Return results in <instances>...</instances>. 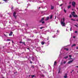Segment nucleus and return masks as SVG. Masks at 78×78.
I'll use <instances>...</instances> for the list:
<instances>
[{
    "label": "nucleus",
    "instance_id": "58836bf2",
    "mask_svg": "<svg viewBox=\"0 0 78 78\" xmlns=\"http://www.w3.org/2000/svg\"><path fill=\"white\" fill-rule=\"evenodd\" d=\"M61 65H62L63 64L62 62H61Z\"/></svg>",
    "mask_w": 78,
    "mask_h": 78
},
{
    "label": "nucleus",
    "instance_id": "603ef678",
    "mask_svg": "<svg viewBox=\"0 0 78 78\" xmlns=\"http://www.w3.org/2000/svg\"><path fill=\"white\" fill-rule=\"evenodd\" d=\"M75 38V36H73V38Z\"/></svg>",
    "mask_w": 78,
    "mask_h": 78
},
{
    "label": "nucleus",
    "instance_id": "e433bc0d",
    "mask_svg": "<svg viewBox=\"0 0 78 78\" xmlns=\"http://www.w3.org/2000/svg\"><path fill=\"white\" fill-rule=\"evenodd\" d=\"M48 68H50V70H51V67H50V66H49L48 67Z\"/></svg>",
    "mask_w": 78,
    "mask_h": 78
},
{
    "label": "nucleus",
    "instance_id": "f3484780",
    "mask_svg": "<svg viewBox=\"0 0 78 78\" xmlns=\"http://www.w3.org/2000/svg\"><path fill=\"white\" fill-rule=\"evenodd\" d=\"M20 43H22V44H23L25 45V42H20Z\"/></svg>",
    "mask_w": 78,
    "mask_h": 78
},
{
    "label": "nucleus",
    "instance_id": "bb28decb",
    "mask_svg": "<svg viewBox=\"0 0 78 78\" xmlns=\"http://www.w3.org/2000/svg\"><path fill=\"white\" fill-rule=\"evenodd\" d=\"M71 20H73V21H76V20H73V19H71Z\"/></svg>",
    "mask_w": 78,
    "mask_h": 78
},
{
    "label": "nucleus",
    "instance_id": "ea45409f",
    "mask_svg": "<svg viewBox=\"0 0 78 78\" xmlns=\"http://www.w3.org/2000/svg\"><path fill=\"white\" fill-rule=\"evenodd\" d=\"M62 5H63L62 4L60 5V6H62Z\"/></svg>",
    "mask_w": 78,
    "mask_h": 78
},
{
    "label": "nucleus",
    "instance_id": "4d7b16f0",
    "mask_svg": "<svg viewBox=\"0 0 78 78\" xmlns=\"http://www.w3.org/2000/svg\"><path fill=\"white\" fill-rule=\"evenodd\" d=\"M76 49H78V47H76Z\"/></svg>",
    "mask_w": 78,
    "mask_h": 78
},
{
    "label": "nucleus",
    "instance_id": "49530a36",
    "mask_svg": "<svg viewBox=\"0 0 78 78\" xmlns=\"http://www.w3.org/2000/svg\"><path fill=\"white\" fill-rule=\"evenodd\" d=\"M49 42H50L49 41H48V44H49Z\"/></svg>",
    "mask_w": 78,
    "mask_h": 78
},
{
    "label": "nucleus",
    "instance_id": "4468645a",
    "mask_svg": "<svg viewBox=\"0 0 78 78\" xmlns=\"http://www.w3.org/2000/svg\"><path fill=\"white\" fill-rule=\"evenodd\" d=\"M56 34L57 35H58V34H59V31H58V30H57V32L56 33Z\"/></svg>",
    "mask_w": 78,
    "mask_h": 78
},
{
    "label": "nucleus",
    "instance_id": "f03ea898",
    "mask_svg": "<svg viewBox=\"0 0 78 78\" xmlns=\"http://www.w3.org/2000/svg\"><path fill=\"white\" fill-rule=\"evenodd\" d=\"M28 1H29V2H37L39 3H42V2H41V1H40V0H36L35 1H34V0L32 1L30 0H28V1H27V2H28Z\"/></svg>",
    "mask_w": 78,
    "mask_h": 78
},
{
    "label": "nucleus",
    "instance_id": "3c124183",
    "mask_svg": "<svg viewBox=\"0 0 78 78\" xmlns=\"http://www.w3.org/2000/svg\"><path fill=\"white\" fill-rule=\"evenodd\" d=\"M12 9H13V7H12L11 8Z\"/></svg>",
    "mask_w": 78,
    "mask_h": 78
},
{
    "label": "nucleus",
    "instance_id": "a18cd8bd",
    "mask_svg": "<svg viewBox=\"0 0 78 78\" xmlns=\"http://www.w3.org/2000/svg\"><path fill=\"white\" fill-rule=\"evenodd\" d=\"M47 32H49V30H46V31Z\"/></svg>",
    "mask_w": 78,
    "mask_h": 78
},
{
    "label": "nucleus",
    "instance_id": "72a5a7b5",
    "mask_svg": "<svg viewBox=\"0 0 78 78\" xmlns=\"http://www.w3.org/2000/svg\"><path fill=\"white\" fill-rule=\"evenodd\" d=\"M44 28V27H40V29H42V28Z\"/></svg>",
    "mask_w": 78,
    "mask_h": 78
},
{
    "label": "nucleus",
    "instance_id": "9d476101",
    "mask_svg": "<svg viewBox=\"0 0 78 78\" xmlns=\"http://www.w3.org/2000/svg\"><path fill=\"white\" fill-rule=\"evenodd\" d=\"M49 19H50V18L49 17H48L46 18L45 20H48Z\"/></svg>",
    "mask_w": 78,
    "mask_h": 78
},
{
    "label": "nucleus",
    "instance_id": "774afa93",
    "mask_svg": "<svg viewBox=\"0 0 78 78\" xmlns=\"http://www.w3.org/2000/svg\"><path fill=\"white\" fill-rule=\"evenodd\" d=\"M77 9H78V8H77Z\"/></svg>",
    "mask_w": 78,
    "mask_h": 78
},
{
    "label": "nucleus",
    "instance_id": "aec40b11",
    "mask_svg": "<svg viewBox=\"0 0 78 78\" xmlns=\"http://www.w3.org/2000/svg\"><path fill=\"white\" fill-rule=\"evenodd\" d=\"M3 1H4V2H6V3H7V2H8V0H3Z\"/></svg>",
    "mask_w": 78,
    "mask_h": 78
},
{
    "label": "nucleus",
    "instance_id": "dca6fc26",
    "mask_svg": "<svg viewBox=\"0 0 78 78\" xmlns=\"http://www.w3.org/2000/svg\"><path fill=\"white\" fill-rule=\"evenodd\" d=\"M41 44L42 45H44V44H45V43L43 41L41 42Z\"/></svg>",
    "mask_w": 78,
    "mask_h": 78
},
{
    "label": "nucleus",
    "instance_id": "393cba45",
    "mask_svg": "<svg viewBox=\"0 0 78 78\" xmlns=\"http://www.w3.org/2000/svg\"><path fill=\"white\" fill-rule=\"evenodd\" d=\"M66 11H66V9H64V12H65V13H66Z\"/></svg>",
    "mask_w": 78,
    "mask_h": 78
},
{
    "label": "nucleus",
    "instance_id": "2f4dec72",
    "mask_svg": "<svg viewBox=\"0 0 78 78\" xmlns=\"http://www.w3.org/2000/svg\"><path fill=\"white\" fill-rule=\"evenodd\" d=\"M31 76L32 77V78H33V77H34V75H32Z\"/></svg>",
    "mask_w": 78,
    "mask_h": 78
},
{
    "label": "nucleus",
    "instance_id": "680f3d73",
    "mask_svg": "<svg viewBox=\"0 0 78 78\" xmlns=\"http://www.w3.org/2000/svg\"><path fill=\"white\" fill-rule=\"evenodd\" d=\"M8 44H10V42H9V43Z\"/></svg>",
    "mask_w": 78,
    "mask_h": 78
},
{
    "label": "nucleus",
    "instance_id": "f257e3e1",
    "mask_svg": "<svg viewBox=\"0 0 78 78\" xmlns=\"http://www.w3.org/2000/svg\"><path fill=\"white\" fill-rule=\"evenodd\" d=\"M65 18H63V19H62L61 20V25L62 26V27H65Z\"/></svg>",
    "mask_w": 78,
    "mask_h": 78
},
{
    "label": "nucleus",
    "instance_id": "6e6d98bb",
    "mask_svg": "<svg viewBox=\"0 0 78 78\" xmlns=\"http://www.w3.org/2000/svg\"><path fill=\"white\" fill-rule=\"evenodd\" d=\"M72 72H74V70H72Z\"/></svg>",
    "mask_w": 78,
    "mask_h": 78
},
{
    "label": "nucleus",
    "instance_id": "c03bdc74",
    "mask_svg": "<svg viewBox=\"0 0 78 78\" xmlns=\"http://www.w3.org/2000/svg\"><path fill=\"white\" fill-rule=\"evenodd\" d=\"M75 67H77V68H78V66H76Z\"/></svg>",
    "mask_w": 78,
    "mask_h": 78
},
{
    "label": "nucleus",
    "instance_id": "0eeeda50",
    "mask_svg": "<svg viewBox=\"0 0 78 78\" xmlns=\"http://www.w3.org/2000/svg\"><path fill=\"white\" fill-rule=\"evenodd\" d=\"M12 34H13L12 32H11L9 35L10 36H12Z\"/></svg>",
    "mask_w": 78,
    "mask_h": 78
},
{
    "label": "nucleus",
    "instance_id": "7ed1b4c3",
    "mask_svg": "<svg viewBox=\"0 0 78 78\" xmlns=\"http://www.w3.org/2000/svg\"><path fill=\"white\" fill-rule=\"evenodd\" d=\"M16 12H14L13 14V16H14V17L15 19H16Z\"/></svg>",
    "mask_w": 78,
    "mask_h": 78
},
{
    "label": "nucleus",
    "instance_id": "473e14b6",
    "mask_svg": "<svg viewBox=\"0 0 78 78\" xmlns=\"http://www.w3.org/2000/svg\"><path fill=\"white\" fill-rule=\"evenodd\" d=\"M69 58H71V57H72V55H69Z\"/></svg>",
    "mask_w": 78,
    "mask_h": 78
},
{
    "label": "nucleus",
    "instance_id": "bf43d9fd",
    "mask_svg": "<svg viewBox=\"0 0 78 78\" xmlns=\"http://www.w3.org/2000/svg\"><path fill=\"white\" fill-rule=\"evenodd\" d=\"M23 26H25V25L24 24H23Z\"/></svg>",
    "mask_w": 78,
    "mask_h": 78
},
{
    "label": "nucleus",
    "instance_id": "4be33fe9",
    "mask_svg": "<svg viewBox=\"0 0 78 78\" xmlns=\"http://www.w3.org/2000/svg\"><path fill=\"white\" fill-rule=\"evenodd\" d=\"M76 45V44H73L72 46V47H73L74 46H75Z\"/></svg>",
    "mask_w": 78,
    "mask_h": 78
},
{
    "label": "nucleus",
    "instance_id": "864d4df0",
    "mask_svg": "<svg viewBox=\"0 0 78 78\" xmlns=\"http://www.w3.org/2000/svg\"><path fill=\"white\" fill-rule=\"evenodd\" d=\"M27 49L28 50H30V49H29V48H27Z\"/></svg>",
    "mask_w": 78,
    "mask_h": 78
},
{
    "label": "nucleus",
    "instance_id": "4c0bfd02",
    "mask_svg": "<svg viewBox=\"0 0 78 78\" xmlns=\"http://www.w3.org/2000/svg\"><path fill=\"white\" fill-rule=\"evenodd\" d=\"M32 60H33V61H34V58H32Z\"/></svg>",
    "mask_w": 78,
    "mask_h": 78
},
{
    "label": "nucleus",
    "instance_id": "a211bd4d",
    "mask_svg": "<svg viewBox=\"0 0 78 78\" xmlns=\"http://www.w3.org/2000/svg\"><path fill=\"white\" fill-rule=\"evenodd\" d=\"M64 50H66V51H68V50H69V49H68L67 48H65Z\"/></svg>",
    "mask_w": 78,
    "mask_h": 78
},
{
    "label": "nucleus",
    "instance_id": "a19ab883",
    "mask_svg": "<svg viewBox=\"0 0 78 78\" xmlns=\"http://www.w3.org/2000/svg\"><path fill=\"white\" fill-rule=\"evenodd\" d=\"M75 33H77V31H75Z\"/></svg>",
    "mask_w": 78,
    "mask_h": 78
},
{
    "label": "nucleus",
    "instance_id": "f704fd0d",
    "mask_svg": "<svg viewBox=\"0 0 78 78\" xmlns=\"http://www.w3.org/2000/svg\"><path fill=\"white\" fill-rule=\"evenodd\" d=\"M69 17H70V18L72 17V15H70Z\"/></svg>",
    "mask_w": 78,
    "mask_h": 78
},
{
    "label": "nucleus",
    "instance_id": "e2e57ef3",
    "mask_svg": "<svg viewBox=\"0 0 78 78\" xmlns=\"http://www.w3.org/2000/svg\"><path fill=\"white\" fill-rule=\"evenodd\" d=\"M1 17H2V15L1 16H0Z\"/></svg>",
    "mask_w": 78,
    "mask_h": 78
},
{
    "label": "nucleus",
    "instance_id": "de8ad7c7",
    "mask_svg": "<svg viewBox=\"0 0 78 78\" xmlns=\"http://www.w3.org/2000/svg\"><path fill=\"white\" fill-rule=\"evenodd\" d=\"M2 78H5V77H2Z\"/></svg>",
    "mask_w": 78,
    "mask_h": 78
},
{
    "label": "nucleus",
    "instance_id": "20e7f679",
    "mask_svg": "<svg viewBox=\"0 0 78 78\" xmlns=\"http://www.w3.org/2000/svg\"><path fill=\"white\" fill-rule=\"evenodd\" d=\"M37 51H40L41 50V48L40 47H38L37 48Z\"/></svg>",
    "mask_w": 78,
    "mask_h": 78
},
{
    "label": "nucleus",
    "instance_id": "0e129e2a",
    "mask_svg": "<svg viewBox=\"0 0 78 78\" xmlns=\"http://www.w3.org/2000/svg\"><path fill=\"white\" fill-rule=\"evenodd\" d=\"M71 73H72V72H71Z\"/></svg>",
    "mask_w": 78,
    "mask_h": 78
},
{
    "label": "nucleus",
    "instance_id": "13d9d810",
    "mask_svg": "<svg viewBox=\"0 0 78 78\" xmlns=\"http://www.w3.org/2000/svg\"><path fill=\"white\" fill-rule=\"evenodd\" d=\"M40 8H41V7H39L38 8L39 9H40Z\"/></svg>",
    "mask_w": 78,
    "mask_h": 78
},
{
    "label": "nucleus",
    "instance_id": "052dcab7",
    "mask_svg": "<svg viewBox=\"0 0 78 78\" xmlns=\"http://www.w3.org/2000/svg\"><path fill=\"white\" fill-rule=\"evenodd\" d=\"M12 43H14V42H13L12 41Z\"/></svg>",
    "mask_w": 78,
    "mask_h": 78
},
{
    "label": "nucleus",
    "instance_id": "ddd939ff",
    "mask_svg": "<svg viewBox=\"0 0 78 78\" xmlns=\"http://www.w3.org/2000/svg\"><path fill=\"white\" fill-rule=\"evenodd\" d=\"M78 17V16L76 15H75L73 16V17Z\"/></svg>",
    "mask_w": 78,
    "mask_h": 78
},
{
    "label": "nucleus",
    "instance_id": "338daca9",
    "mask_svg": "<svg viewBox=\"0 0 78 78\" xmlns=\"http://www.w3.org/2000/svg\"><path fill=\"white\" fill-rule=\"evenodd\" d=\"M70 59H72V58H70Z\"/></svg>",
    "mask_w": 78,
    "mask_h": 78
},
{
    "label": "nucleus",
    "instance_id": "6ab92c4d",
    "mask_svg": "<svg viewBox=\"0 0 78 78\" xmlns=\"http://www.w3.org/2000/svg\"><path fill=\"white\" fill-rule=\"evenodd\" d=\"M65 59H67V58H68V56H66L64 57Z\"/></svg>",
    "mask_w": 78,
    "mask_h": 78
},
{
    "label": "nucleus",
    "instance_id": "79ce46f5",
    "mask_svg": "<svg viewBox=\"0 0 78 78\" xmlns=\"http://www.w3.org/2000/svg\"><path fill=\"white\" fill-rule=\"evenodd\" d=\"M30 63H31V64H32V62H31V61H30Z\"/></svg>",
    "mask_w": 78,
    "mask_h": 78
},
{
    "label": "nucleus",
    "instance_id": "69168bd1",
    "mask_svg": "<svg viewBox=\"0 0 78 78\" xmlns=\"http://www.w3.org/2000/svg\"><path fill=\"white\" fill-rule=\"evenodd\" d=\"M66 31H67V29H66Z\"/></svg>",
    "mask_w": 78,
    "mask_h": 78
},
{
    "label": "nucleus",
    "instance_id": "b1692460",
    "mask_svg": "<svg viewBox=\"0 0 78 78\" xmlns=\"http://www.w3.org/2000/svg\"><path fill=\"white\" fill-rule=\"evenodd\" d=\"M52 17H53V16H52V15H51L50 16V19H52Z\"/></svg>",
    "mask_w": 78,
    "mask_h": 78
},
{
    "label": "nucleus",
    "instance_id": "09e8293b",
    "mask_svg": "<svg viewBox=\"0 0 78 78\" xmlns=\"http://www.w3.org/2000/svg\"><path fill=\"white\" fill-rule=\"evenodd\" d=\"M76 21H77V22H78V20H76Z\"/></svg>",
    "mask_w": 78,
    "mask_h": 78
},
{
    "label": "nucleus",
    "instance_id": "39448f33",
    "mask_svg": "<svg viewBox=\"0 0 78 78\" xmlns=\"http://www.w3.org/2000/svg\"><path fill=\"white\" fill-rule=\"evenodd\" d=\"M72 5L73 6L75 7V2H72Z\"/></svg>",
    "mask_w": 78,
    "mask_h": 78
},
{
    "label": "nucleus",
    "instance_id": "6e6552de",
    "mask_svg": "<svg viewBox=\"0 0 78 78\" xmlns=\"http://www.w3.org/2000/svg\"><path fill=\"white\" fill-rule=\"evenodd\" d=\"M75 12H73L72 13V15H73V16L75 15Z\"/></svg>",
    "mask_w": 78,
    "mask_h": 78
},
{
    "label": "nucleus",
    "instance_id": "7c9ffc66",
    "mask_svg": "<svg viewBox=\"0 0 78 78\" xmlns=\"http://www.w3.org/2000/svg\"><path fill=\"white\" fill-rule=\"evenodd\" d=\"M66 61H64V62H63V64H66Z\"/></svg>",
    "mask_w": 78,
    "mask_h": 78
},
{
    "label": "nucleus",
    "instance_id": "c9c22d12",
    "mask_svg": "<svg viewBox=\"0 0 78 78\" xmlns=\"http://www.w3.org/2000/svg\"><path fill=\"white\" fill-rule=\"evenodd\" d=\"M7 41H10V39H7Z\"/></svg>",
    "mask_w": 78,
    "mask_h": 78
},
{
    "label": "nucleus",
    "instance_id": "423d86ee",
    "mask_svg": "<svg viewBox=\"0 0 78 78\" xmlns=\"http://www.w3.org/2000/svg\"><path fill=\"white\" fill-rule=\"evenodd\" d=\"M73 60L69 61L68 62V64H71V63H72V62H73Z\"/></svg>",
    "mask_w": 78,
    "mask_h": 78
},
{
    "label": "nucleus",
    "instance_id": "9b49d317",
    "mask_svg": "<svg viewBox=\"0 0 78 78\" xmlns=\"http://www.w3.org/2000/svg\"><path fill=\"white\" fill-rule=\"evenodd\" d=\"M44 20V18L43 17L42 18L41 20L40 21V22H42V21H43Z\"/></svg>",
    "mask_w": 78,
    "mask_h": 78
},
{
    "label": "nucleus",
    "instance_id": "cd10ccee",
    "mask_svg": "<svg viewBox=\"0 0 78 78\" xmlns=\"http://www.w3.org/2000/svg\"><path fill=\"white\" fill-rule=\"evenodd\" d=\"M41 23L42 24H44V23H45V22H44V21H42Z\"/></svg>",
    "mask_w": 78,
    "mask_h": 78
},
{
    "label": "nucleus",
    "instance_id": "f8f14e48",
    "mask_svg": "<svg viewBox=\"0 0 78 78\" xmlns=\"http://www.w3.org/2000/svg\"><path fill=\"white\" fill-rule=\"evenodd\" d=\"M51 9H54V7H53V6L51 5Z\"/></svg>",
    "mask_w": 78,
    "mask_h": 78
},
{
    "label": "nucleus",
    "instance_id": "5fc2aeb1",
    "mask_svg": "<svg viewBox=\"0 0 78 78\" xmlns=\"http://www.w3.org/2000/svg\"><path fill=\"white\" fill-rule=\"evenodd\" d=\"M27 5H28V6H29V5H30V4H28Z\"/></svg>",
    "mask_w": 78,
    "mask_h": 78
},
{
    "label": "nucleus",
    "instance_id": "8fccbe9b",
    "mask_svg": "<svg viewBox=\"0 0 78 78\" xmlns=\"http://www.w3.org/2000/svg\"><path fill=\"white\" fill-rule=\"evenodd\" d=\"M75 26H76V27H78V26H77V25H75Z\"/></svg>",
    "mask_w": 78,
    "mask_h": 78
},
{
    "label": "nucleus",
    "instance_id": "c756f323",
    "mask_svg": "<svg viewBox=\"0 0 78 78\" xmlns=\"http://www.w3.org/2000/svg\"><path fill=\"white\" fill-rule=\"evenodd\" d=\"M49 39V37H47V40H48V41Z\"/></svg>",
    "mask_w": 78,
    "mask_h": 78
},
{
    "label": "nucleus",
    "instance_id": "37998d69",
    "mask_svg": "<svg viewBox=\"0 0 78 78\" xmlns=\"http://www.w3.org/2000/svg\"><path fill=\"white\" fill-rule=\"evenodd\" d=\"M67 74H65V76H67Z\"/></svg>",
    "mask_w": 78,
    "mask_h": 78
},
{
    "label": "nucleus",
    "instance_id": "2eb2a0df",
    "mask_svg": "<svg viewBox=\"0 0 78 78\" xmlns=\"http://www.w3.org/2000/svg\"><path fill=\"white\" fill-rule=\"evenodd\" d=\"M60 72H61V68H59V70H58V73H60Z\"/></svg>",
    "mask_w": 78,
    "mask_h": 78
},
{
    "label": "nucleus",
    "instance_id": "5701e85b",
    "mask_svg": "<svg viewBox=\"0 0 78 78\" xmlns=\"http://www.w3.org/2000/svg\"><path fill=\"white\" fill-rule=\"evenodd\" d=\"M55 37H56L55 35H54L52 36V37H53V38H55Z\"/></svg>",
    "mask_w": 78,
    "mask_h": 78
},
{
    "label": "nucleus",
    "instance_id": "1a4fd4ad",
    "mask_svg": "<svg viewBox=\"0 0 78 78\" xmlns=\"http://www.w3.org/2000/svg\"><path fill=\"white\" fill-rule=\"evenodd\" d=\"M56 64H57V63L56 62V61H55L54 64V66H55L56 65Z\"/></svg>",
    "mask_w": 78,
    "mask_h": 78
},
{
    "label": "nucleus",
    "instance_id": "412c9836",
    "mask_svg": "<svg viewBox=\"0 0 78 78\" xmlns=\"http://www.w3.org/2000/svg\"><path fill=\"white\" fill-rule=\"evenodd\" d=\"M70 7H71V6H70V5L68 6V9H69V8H70Z\"/></svg>",
    "mask_w": 78,
    "mask_h": 78
},
{
    "label": "nucleus",
    "instance_id": "c85d7f7f",
    "mask_svg": "<svg viewBox=\"0 0 78 78\" xmlns=\"http://www.w3.org/2000/svg\"><path fill=\"white\" fill-rule=\"evenodd\" d=\"M67 77V76H64V77L65 78H66Z\"/></svg>",
    "mask_w": 78,
    "mask_h": 78
},
{
    "label": "nucleus",
    "instance_id": "a878e982",
    "mask_svg": "<svg viewBox=\"0 0 78 78\" xmlns=\"http://www.w3.org/2000/svg\"><path fill=\"white\" fill-rule=\"evenodd\" d=\"M72 27H71L70 28V31H72Z\"/></svg>",
    "mask_w": 78,
    "mask_h": 78
}]
</instances>
